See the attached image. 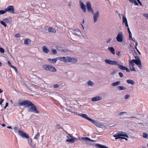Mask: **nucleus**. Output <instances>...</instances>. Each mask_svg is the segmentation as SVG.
<instances>
[{"instance_id":"f257e3e1","label":"nucleus","mask_w":148,"mask_h":148,"mask_svg":"<svg viewBox=\"0 0 148 148\" xmlns=\"http://www.w3.org/2000/svg\"><path fill=\"white\" fill-rule=\"evenodd\" d=\"M19 103L20 106H24L25 107H30L28 108L29 112H33L37 113H39V112L37 109L36 106L28 100L24 101L21 103Z\"/></svg>"},{"instance_id":"f03ea898","label":"nucleus","mask_w":148,"mask_h":148,"mask_svg":"<svg viewBox=\"0 0 148 148\" xmlns=\"http://www.w3.org/2000/svg\"><path fill=\"white\" fill-rule=\"evenodd\" d=\"M58 59L61 61L66 63L70 62L74 63L76 62L77 61L76 58L70 57H59Z\"/></svg>"},{"instance_id":"7ed1b4c3","label":"nucleus","mask_w":148,"mask_h":148,"mask_svg":"<svg viewBox=\"0 0 148 148\" xmlns=\"http://www.w3.org/2000/svg\"><path fill=\"white\" fill-rule=\"evenodd\" d=\"M42 68L47 71L52 72H55L57 71L56 69L53 66L49 64H44L43 65Z\"/></svg>"},{"instance_id":"20e7f679","label":"nucleus","mask_w":148,"mask_h":148,"mask_svg":"<svg viewBox=\"0 0 148 148\" xmlns=\"http://www.w3.org/2000/svg\"><path fill=\"white\" fill-rule=\"evenodd\" d=\"M141 62L140 60H135L132 59L131 61H129V65L131 66H134L135 65L134 63L136 65H138L140 64Z\"/></svg>"},{"instance_id":"39448f33","label":"nucleus","mask_w":148,"mask_h":148,"mask_svg":"<svg viewBox=\"0 0 148 148\" xmlns=\"http://www.w3.org/2000/svg\"><path fill=\"white\" fill-rule=\"evenodd\" d=\"M123 33L120 32H119L116 37V40L118 42H121L123 41Z\"/></svg>"},{"instance_id":"423d86ee","label":"nucleus","mask_w":148,"mask_h":148,"mask_svg":"<svg viewBox=\"0 0 148 148\" xmlns=\"http://www.w3.org/2000/svg\"><path fill=\"white\" fill-rule=\"evenodd\" d=\"M4 10L6 12H9L12 14L14 13V9L13 6H8L6 8L4 9Z\"/></svg>"},{"instance_id":"0eeeda50","label":"nucleus","mask_w":148,"mask_h":148,"mask_svg":"<svg viewBox=\"0 0 148 148\" xmlns=\"http://www.w3.org/2000/svg\"><path fill=\"white\" fill-rule=\"evenodd\" d=\"M72 113H75L77 115L82 116L83 118L86 119L89 121H91L92 119L88 117L87 115L86 114H83L82 113H79L77 112H72Z\"/></svg>"},{"instance_id":"6e6552de","label":"nucleus","mask_w":148,"mask_h":148,"mask_svg":"<svg viewBox=\"0 0 148 148\" xmlns=\"http://www.w3.org/2000/svg\"><path fill=\"white\" fill-rule=\"evenodd\" d=\"M86 7L88 11L94 14V12L91 7V3L90 1H88L86 3Z\"/></svg>"},{"instance_id":"1a4fd4ad","label":"nucleus","mask_w":148,"mask_h":148,"mask_svg":"<svg viewBox=\"0 0 148 148\" xmlns=\"http://www.w3.org/2000/svg\"><path fill=\"white\" fill-rule=\"evenodd\" d=\"M18 134L20 136L23 138H29V136L28 135L21 130L19 131Z\"/></svg>"},{"instance_id":"9d476101","label":"nucleus","mask_w":148,"mask_h":148,"mask_svg":"<svg viewBox=\"0 0 148 148\" xmlns=\"http://www.w3.org/2000/svg\"><path fill=\"white\" fill-rule=\"evenodd\" d=\"M18 134L20 136L23 138H29V136L28 135L21 130L19 131Z\"/></svg>"},{"instance_id":"9b49d317","label":"nucleus","mask_w":148,"mask_h":148,"mask_svg":"<svg viewBox=\"0 0 148 148\" xmlns=\"http://www.w3.org/2000/svg\"><path fill=\"white\" fill-rule=\"evenodd\" d=\"M69 136H67L68 138H69L70 137L71 138V139H67L66 140V142H70L72 143L75 142V140H77V139L75 138L74 137L72 136L70 134H69Z\"/></svg>"},{"instance_id":"f8f14e48","label":"nucleus","mask_w":148,"mask_h":148,"mask_svg":"<svg viewBox=\"0 0 148 148\" xmlns=\"http://www.w3.org/2000/svg\"><path fill=\"white\" fill-rule=\"evenodd\" d=\"M99 13L98 11H97L96 13L94 14L93 15V20L94 23L97 22V18L99 17Z\"/></svg>"},{"instance_id":"ddd939ff","label":"nucleus","mask_w":148,"mask_h":148,"mask_svg":"<svg viewBox=\"0 0 148 148\" xmlns=\"http://www.w3.org/2000/svg\"><path fill=\"white\" fill-rule=\"evenodd\" d=\"M118 67L121 70H126L127 72H130V71L129 69L125 66H123V65L120 64H119L118 66Z\"/></svg>"},{"instance_id":"4468645a","label":"nucleus","mask_w":148,"mask_h":148,"mask_svg":"<svg viewBox=\"0 0 148 148\" xmlns=\"http://www.w3.org/2000/svg\"><path fill=\"white\" fill-rule=\"evenodd\" d=\"M79 3L80 4V7L83 11L85 12H86V7L85 5H84L83 3L81 1H80Z\"/></svg>"},{"instance_id":"2eb2a0df","label":"nucleus","mask_w":148,"mask_h":148,"mask_svg":"<svg viewBox=\"0 0 148 148\" xmlns=\"http://www.w3.org/2000/svg\"><path fill=\"white\" fill-rule=\"evenodd\" d=\"M73 33L77 36H80L82 34L81 32L78 29L73 30Z\"/></svg>"},{"instance_id":"dca6fc26","label":"nucleus","mask_w":148,"mask_h":148,"mask_svg":"<svg viewBox=\"0 0 148 148\" xmlns=\"http://www.w3.org/2000/svg\"><path fill=\"white\" fill-rule=\"evenodd\" d=\"M123 23H125V26L126 27H128V24L127 21L126 17L123 16Z\"/></svg>"},{"instance_id":"f3484780","label":"nucleus","mask_w":148,"mask_h":148,"mask_svg":"<svg viewBox=\"0 0 148 148\" xmlns=\"http://www.w3.org/2000/svg\"><path fill=\"white\" fill-rule=\"evenodd\" d=\"M101 97L100 96H97L92 98V101H96L101 100Z\"/></svg>"},{"instance_id":"a211bd4d","label":"nucleus","mask_w":148,"mask_h":148,"mask_svg":"<svg viewBox=\"0 0 148 148\" xmlns=\"http://www.w3.org/2000/svg\"><path fill=\"white\" fill-rule=\"evenodd\" d=\"M42 51L45 53H48L49 51V50L47 48V47L44 46L42 47Z\"/></svg>"},{"instance_id":"6ab92c4d","label":"nucleus","mask_w":148,"mask_h":148,"mask_svg":"<svg viewBox=\"0 0 148 148\" xmlns=\"http://www.w3.org/2000/svg\"><path fill=\"white\" fill-rule=\"evenodd\" d=\"M94 84V83L92 81L89 80L85 84V86H92Z\"/></svg>"},{"instance_id":"aec40b11","label":"nucleus","mask_w":148,"mask_h":148,"mask_svg":"<svg viewBox=\"0 0 148 148\" xmlns=\"http://www.w3.org/2000/svg\"><path fill=\"white\" fill-rule=\"evenodd\" d=\"M49 62L51 63L54 64L58 60V58H57L53 59L49 58L48 59Z\"/></svg>"},{"instance_id":"412c9836","label":"nucleus","mask_w":148,"mask_h":148,"mask_svg":"<svg viewBox=\"0 0 148 148\" xmlns=\"http://www.w3.org/2000/svg\"><path fill=\"white\" fill-rule=\"evenodd\" d=\"M95 146L99 148H109L107 147L99 144H96L95 145Z\"/></svg>"},{"instance_id":"4be33fe9","label":"nucleus","mask_w":148,"mask_h":148,"mask_svg":"<svg viewBox=\"0 0 148 148\" xmlns=\"http://www.w3.org/2000/svg\"><path fill=\"white\" fill-rule=\"evenodd\" d=\"M117 89L119 90H125L126 89V87L125 86H119L117 87Z\"/></svg>"},{"instance_id":"5701e85b","label":"nucleus","mask_w":148,"mask_h":148,"mask_svg":"<svg viewBox=\"0 0 148 148\" xmlns=\"http://www.w3.org/2000/svg\"><path fill=\"white\" fill-rule=\"evenodd\" d=\"M127 82L129 84H130L133 85H134L135 82L133 80L131 79H128L126 80Z\"/></svg>"},{"instance_id":"b1692460","label":"nucleus","mask_w":148,"mask_h":148,"mask_svg":"<svg viewBox=\"0 0 148 148\" xmlns=\"http://www.w3.org/2000/svg\"><path fill=\"white\" fill-rule=\"evenodd\" d=\"M108 50L110 51V52L114 55L115 54V51L113 47H109Z\"/></svg>"},{"instance_id":"393cba45","label":"nucleus","mask_w":148,"mask_h":148,"mask_svg":"<svg viewBox=\"0 0 148 148\" xmlns=\"http://www.w3.org/2000/svg\"><path fill=\"white\" fill-rule=\"evenodd\" d=\"M24 43L25 45H29L30 43V40L29 39H26L24 40Z\"/></svg>"},{"instance_id":"a878e982","label":"nucleus","mask_w":148,"mask_h":148,"mask_svg":"<svg viewBox=\"0 0 148 148\" xmlns=\"http://www.w3.org/2000/svg\"><path fill=\"white\" fill-rule=\"evenodd\" d=\"M120 83L121 82L120 81H118L116 82L113 83L111 85L113 86H116L120 84Z\"/></svg>"},{"instance_id":"bb28decb","label":"nucleus","mask_w":148,"mask_h":148,"mask_svg":"<svg viewBox=\"0 0 148 148\" xmlns=\"http://www.w3.org/2000/svg\"><path fill=\"white\" fill-rule=\"evenodd\" d=\"M48 31L49 32H53V33L56 32L55 30L51 27H49L48 28Z\"/></svg>"},{"instance_id":"cd10ccee","label":"nucleus","mask_w":148,"mask_h":148,"mask_svg":"<svg viewBox=\"0 0 148 148\" xmlns=\"http://www.w3.org/2000/svg\"><path fill=\"white\" fill-rule=\"evenodd\" d=\"M112 61L110 60L106 59L105 60V62L107 64L111 65Z\"/></svg>"},{"instance_id":"c85d7f7f","label":"nucleus","mask_w":148,"mask_h":148,"mask_svg":"<svg viewBox=\"0 0 148 148\" xmlns=\"http://www.w3.org/2000/svg\"><path fill=\"white\" fill-rule=\"evenodd\" d=\"M119 63L118 62L116 61L113 60L112 61V62L111 64V65H116L117 66L119 65Z\"/></svg>"},{"instance_id":"c756f323","label":"nucleus","mask_w":148,"mask_h":148,"mask_svg":"<svg viewBox=\"0 0 148 148\" xmlns=\"http://www.w3.org/2000/svg\"><path fill=\"white\" fill-rule=\"evenodd\" d=\"M120 135H121V136H124V137H126L127 138L128 137V135L125 132H122L121 133V134Z\"/></svg>"},{"instance_id":"7c9ffc66","label":"nucleus","mask_w":148,"mask_h":148,"mask_svg":"<svg viewBox=\"0 0 148 148\" xmlns=\"http://www.w3.org/2000/svg\"><path fill=\"white\" fill-rule=\"evenodd\" d=\"M90 121L92 123L95 125L96 126L99 127V124L94 120H93L92 119L91 121Z\"/></svg>"},{"instance_id":"2f4dec72","label":"nucleus","mask_w":148,"mask_h":148,"mask_svg":"<svg viewBox=\"0 0 148 148\" xmlns=\"http://www.w3.org/2000/svg\"><path fill=\"white\" fill-rule=\"evenodd\" d=\"M113 136L114 137H115V139L116 140H117L119 139H120V136H121V135H116L115 134H114L113 135Z\"/></svg>"},{"instance_id":"473e14b6","label":"nucleus","mask_w":148,"mask_h":148,"mask_svg":"<svg viewBox=\"0 0 148 148\" xmlns=\"http://www.w3.org/2000/svg\"><path fill=\"white\" fill-rule=\"evenodd\" d=\"M129 0L130 3H133V2H134L136 5H138V3L136 1V0Z\"/></svg>"},{"instance_id":"72a5a7b5","label":"nucleus","mask_w":148,"mask_h":148,"mask_svg":"<svg viewBox=\"0 0 148 148\" xmlns=\"http://www.w3.org/2000/svg\"><path fill=\"white\" fill-rule=\"evenodd\" d=\"M82 139L83 140H86L87 141H89V140H90V138L88 137H82Z\"/></svg>"},{"instance_id":"f704fd0d","label":"nucleus","mask_w":148,"mask_h":148,"mask_svg":"<svg viewBox=\"0 0 148 148\" xmlns=\"http://www.w3.org/2000/svg\"><path fill=\"white\" fill-rule=\"evenodd\" d=\"M40 134L39 132H38L37 134L36 135V136L34 138V139H38V138H39L40 136Z\"/></svg>"},{"instance_id":"c9c22d12","label":"nucleus","mask_w":148,"mask_h":148,"mask_svg":"<svg viewBox=\"0 0 148 148\" xmlns=\"http://www.w3.org/2000/svg\"><path fill=\"white\" fill-rule=\"evenodd\" d=\"M127 113L126 112H120L119 114V115L120 116H121L122 115H123L124 114H127Z\"/></svg>"},{"instance_id":"e433bc0d","label":"nucleus","mask_w":148,"mask_h":148,"mask_svg":"<svg viewBox=\"0 0 148 148\" xmlns=\"http://www.w3.org/2000/svg\"><path fill=\"white\" fill-rule=\"evenodd\" d=\"M14 129L15 132H18V133H19V130H21L19 129L18 128V127H15L14 128Z\"/></svg>"},{"instance_id":"4c0bfd02","label":"nucleus","mask_w":148,"mask_h":148,"mask_svg":"<svg viewBox=\"0 0 148 148\" xmlns=\"http://www.w3.org/2000/svg\"><path fill=\"white\" fill-rule=\"evenodd\" d=\"M51 51L53 54H56L57 53V52L56 50L54 49H52Z\"/></svg>"},{"instance_id":"58836bf2","label":"nucleus","mask_w":148,"mask_h":148,"mask_svg":"<svg viewBox=\"0 0 148 148\" xmlns=\"http://www.w3.org/2000/svg\"><path fill=\"white\" fill-rule=\"evenodd\" d=\"M62 52H65V53H66L68 52L69 51V50L67 49H62Z\"/></svg>"},{"instance_id":"ea45409f","label":"nucleus","mask_w":148,"mask_h":148,"mask_svg":"<svg viewBox=\"0 0 148 148\" xmlns=\"http://www.w3.org/2000/svg\"><path fill=\"white\" fill-rule=\"evenodd\" d=\"M130 96V95L129 94H126L125 95V99H127L128 98H129Z\"/></svg>"},{"instance_id":"a19ab883","label":"nucleus","mask_w":148,"mask_h":148,"mask_svg":"<svg viewBox=\"0 0 148 148\" xmlns=\"http://www.w3.org/2000/svg\"><path fill=\"white\" fill-rule=\"evenodd\" d=\"M5 22L3 21H0V23L3 25L5 27H6L7 25L5 24L4 23Z\"/></svg>"},{"instance_id":"79ce46f5","label":"nucleus","mask_w":148,"mask_h":148,"mask_svg":"<svg viewBox=\"0 0 148 148\" xmlns=\"http://www.w3.org/2000/svg\"><path fill=\"white\" fill-rule=\"evenodd\" d=\"M148 135L147 134L145 133H143V137L144 138H146L147 137Z\"/></svg>"},{"instance_id":"37998d69","label":"nucleus","mask_w":148,"mask_h":148,"mask_svg":"<svg viewBox=\"0 0 148 148\" xmlns=\"http://www.w3.org/2000/svg\"><path fill=\"white\" fill-rule=\"evenodd\" d=\"M112 40V38H109L106 40V42L107 43H109L111 40Z\"/></svg>"},{"instance_id":"c03bdc74","label":"nucleus","mask_w":148,"mask_h":148,"mask_svg":"<svg viewBox=\"0 0 148 148\" xmlns=\"http://www.w3.org/2000/svg\"><path fill=\"white\" fill-rule=\"evenodd\" d=\"M6 12L5 10H0V14H3Z\"/></svg>"},{"instance_id":"a18cd8bd","label":"nucleus","mask_w":148,"mask_h":148,"mask_svg":"<svg viewBox=\"0 0 148 148\" xmlns=\"http://www.w3.org/2000/svg\"><path fill=\"white\" fill-rule=\"evenodd\" d=\"M3 21L5 23H7L9 22V20L8 18H6L3 19Z\"/></svg>"},{"instance_id":"49530a36","label":"nucleus","mask_w":148,"mask_h":148,"mask_svg":"<svg viewBox=\"0 0 148 148\" xmlns=\"http://www.w3.org/2000/svg\"><path fill=\"white\" fill-rule=\"evenodd\" d=\"M0 52L1 53H3L4 52V49L1 47H0Z\"/></svg>"},{"instance_id":"de8ad7c7","label":"nucleus","mask_w":148,"mask_h":148,"mask_svg":"<svg viewBox=\"0 0 148 148\" xmlns=\"http://www.w3.org/2000/svg\"><path fill=\"white\" fill-rule=\"evenodd\" d=\"M118 74L121 77H122L123 76V74L121 72H119L118 73Z\"/></svg>"},{"instance_id":"09e8293b","label":"nucleus","mask_w":148,"mask_h":148,"mask_svg":"<svg viewBox=\"0 0 148 148\" xmlns=\"http://www.w3.org/2000/svg\"><path fill=\"white\" fill-rule=\"evenodd\" d=\"M56 128L58 129H60V128H62V129H63V128H61V127H60V125H59V124H58V125H56Z\"/></svg>"},{"instance_id":"8fccbe9b","label":"nucleus","mask_w":148,"mask_h":148,"mask_svg":"<svg viewBox=\"0 0 148 148\" xmlns=\"http://www.w3.org/2000/svg\"><path fill=\"white\" fill-rule=\"evenodd\" d=\"M143 15L147 19H148V14H144Z\"/></svg>"},{"instance_id":"3c124183","label":"nucleus","mask_w":148,"mask_h":148,"mask_svg":"<svg viewBox=\"0 0 148 148\" xmlns=\"http://www.w3.org/2000/svg\"><path fill=\"white\" fill-rule=\"evenodd\" d=\"M4 101V99L2 98H1L0 99V105Z\"/></svg>"},{"instance_id":"603ef678","label":"nucleus","mask_w":148,"mask_h":148,"mask_svg":"<svg viewBox=\"0 0 148 148\" xmlns=\"http://www.w3.org/2000/svg\"><path fill=\"white\" fill-rule=\"evenodd\" d=\"M132 66V68H130V70H131V71H136V70H135L134 68V66Z\"/></svg>"},{"instance_id":"864d4df0","label":"nucleus","mask_w":148,"mask_h":148,"mask_svg":"<svg viewBox=\"0 0 148 148\" xmlns=\"http://www.w3.org/2000/svg\"><path fill=\"white\" fill-rule=\"evenodd\" d=\"M15 36L16 37L19 38L20 37V34H15Z\"/></svg>"},{"instance_id":"5fc2aeb1","label":"nucleus","mask_w":148,"mask_h":148,"mask_svg":"<svg viewBox=\"0 0 148 148\" xmlns=\"http://www.w3.org/2000/svg\"><path fill=\"white\" fill-rule=\"evenodd\" d=\"M134 42L135 43V45H136V46H135V49H137V46L138 45V43L136 41H134Z\"/></svg>"},{"instance_id":"6e6d98bb","label":"nucleus","mask_w":148,"mask_h":148,"mask_svg":"<svg viewBox=\"0 0 148 148\" xmlns=\"http://www.w3.org/2000/svg\"><path fill=\"white\" fill-rule=\"evenodd\" d=\"M11 67L13 68L15 70V71H17V69L15 67L13 66H11Z\"/></svg>"},{"instance_id":"4d7b16f0","label":"nucleus","mask_w":148,"mask_h":148,"mask_svg":"<svg viewBox=\"0 0 148 148\" xmlns=\"http://www.w3.org/2000/svg\"><path fill=\"white\" fill-rule=\"evenodd\" d=\"M11 67L13 68L15 70V71H17V69L15 67L13 66H11Z\"/></svg>"},{"instance_id":"13d9d810","label":"nucleus","mask_w":148,"mask_h":148,"mask_svg":"<svg viewBox=\"0 0 148 148\" xmlns=\"http://www.w3.org/2000/svg\"><path fill=\"white\" fill-rule=\"evenodd\" d=\"M11 67L13 68L15 70V71H17V69L15 67L13 66H11Z\"/></svg>"},{"instance_id":"bf43d9fd","label":"nucleus","mask_w":148,"mask_h":148,"mask_svg":"<svg viewBox=\"0 0 148 148\" xmlns=\"http://www.w3.org/2000/svg\"><path fill=\"white\" fill-rule=\"evenodd\" d=\"M136 60H140V57L138 56H136L134 57Z\"/></svg>"},{"instance_id":"052dcab7","label":"nucleus","mask_w":148,"mask_h":148,"mask_svg":"<svg viewBox=\"0 0 148 148\" xmlns=\"http://www.w3.org/2000/svg\"><path fill=\"white\" fill-rule=\"evenodd\" d=\"M8 65L10 66L11 67V66H12V65L11 64V63H10V61H8Z\"/></svg>"},{"instance_id":"680f3d73","label":"nucleus","mask_w":148,"mask_h":148,"mask_svg":"<svg viewBox=\"0 0 148 148\" xmlns=\"http://www.w3.org/2000/svg\"><path fill=\"white\" fill-rule=\"evenodd\" d=\"M53 86L55 88H57L59 87V85L57 84H55Z\"/></svg>"},{"instance_id":"e2e57ef3","label":"nucleus","mask_w":148,"mask_h":148,"mask_svg":"<svg viewBox=\"0 0 148 148\" xmlns=\"http://www.w3.org/2000/svg\"><path fill=\"white\" fill-rule=\"evenodd\" d=\"M140 69H142V65L141 62V63L140 64H139V65H138Z\"/></svg>"},{"instance_id":"0e129e2a","label":"nucleus","mask_w":148,"mask_h":148,"mask_svg":"<svg viewBox=\"0 0 148 148\" xmlns=\"http://www.w3.org/2000/svg\"><path fill=\"white\" fill-rule=\"evenodd\" d=\"M127 31H128L129 34L131 33V31L130 30V28L128 27L127 28Z\"/></svg>"},{"instance_id":"69168bd1","label":"nucleus","mask_w":148,"mask_h":148,"mask_svg":"<svg viewBox=\"0 0 148 148\" xmlns=\"http://www.w3.org/2000/svg\"><path fill=\"white\" fill-rule=\"evenodd\" d=\"M8 103H6L5 105V106L4 108L5 109L6 107H7L8 105Z\"/></svg>"},{"instance_id":"338daca9","label":"nucleus","mask_w":148,"mask_h":148,"mask_svg":"<svg viewBox=\"0 0 148 148\" xmlns=\"http://www.w3.org/2000/svg\"><path fill=\"white\" fill-rule=\"evenodd\" d=\"M129 38H132V33H130V34H129Z\"/></svg>"},{"instance_id":"774afa93","label":"nucleus","mask_w":148,"mask_h":148,"mask_svg":"<svg viewBox=\"0 0 148 148\" xmlns=\"http://www.w3.org/2000/svg\"><path fill=\"white\" fill-rule=\"evenodd\" d=\"M138 3L141 5H142V4L140 1L139 0H137Z\"/></svg>"}]
</instances>
